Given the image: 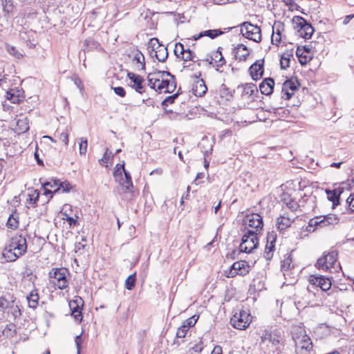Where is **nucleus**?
<instances>
[{
  "mask_svg": "<svg viewBox=\"0 0 354 354\" xmlns=\"http://www.w3.org/2000/svg\"><path fill=\"white\" fill-rule=\"evenodd\" d=\"M290 59L288 58L282 57L281 59V66L282 68H286L289 66Z\"/></svg>",
  "mask_w": 354,
  "mask_h": 354,
  "instance_id": "nucleus-61",
  "label": "nucleus"
},
{
  "mask_svg": "<svg viewBox=\"0 0 354 354\" xmlns=\"http://www.w3.org/2000/svg\"><path fill=\"white\" fill-rule=\"evenodd\" d=\"M274 86V80L272 78H266L261 83L259 89L262 94L268 95L272 93Z\"/></svg>",
  "mask_w": 354,
  "mask_h": 354,
  "instance_id": "nucleus-27",
  "label": "nucleus"
},
{
  "mask_svg": "<svg viewBox=\"0 0 354 354\" xmlns=\"http://www.w3.org/2000/svg\"><path fill=\"white\" fill-rule=\"evenodd\" d=\"M241 34L246 38L259 42L261 40V29L250 22L245 21L241 24Z\"/></svg>",
  "mask_w": 354,
  "mask_h": 354,
  "instance_id": "nucleus-6",
  "label": "nucleus"
},
{
  "mask_svg": "<svg viewBox=\"0 0 354 354\" xmlns=\"http://www.w3.org/2000/svg\"><path fill=\"white\" fill-rule=\"evenodd\" d=\"M82 337L80 335H77L75 338V344L77 346V353L79 354L80 353V345L82 344Z\"/></svg>",
  "mask_w": 354,
  "mask_h": 354,
  "instance_id": "nucleus-62",
  "label": "nucleus"
},
{
  "mask_svg": "<svg viewBox=\"0 0 354 354\" xmlns=\"http://www.w3.org/2000/svg\"><path fill=\"white\" fill-rule=\"evenodd\" d=\"M15 328L13 324H7L3 330V334L7 337H12L15 334Z\"/></svg>",
  "mask_w": 354,
  "mask_h": 354,
  "instance_id": "nucleus-49",
  "label": "nucleus"
},
{
  "mask_svg": "<svg viewBox=\"0 0 354 354\" xmlns=\"http://www.w3.org/2000/svg\"><path fill=\"white\" fill-rule=\"evenodd\" d=\"M6 98L12 103L18 104L21 101V97L19 95H16L13 90H10L6 93Z\"/></svg>",
  "mask_w": 354,
  "mask_h": 354,
  "instance_id": "nucleus-45",
  "label": "nucleus"
},
{
  "mask_svg": "<svg viewBox=\"0 0 354 354\" xmlns=\"http://www.w3.org/2000/svg\"><path fill=\"white\" fill-rule=\"evenodd\" d=\"M189 329L186 328V326L181 325L179 328H178L176 331V337L177 338H183L186 336Z\"/></svg>",
  "mask_w": 354,
  "mask_h": 354,
  "instance_id": "nucleus-53",
  "label": "nucleus"
},
{
  "mask_svg": "<svg viewBox=\"0 0 354 354\" xmlns=\"http://www.w3.org/2000/svg\"><path fill=\"white\" fill-rule=\"evenodd\" d=\"M221 48L219 47L218 50L214 53L213 56L214 58L212 59L215 60V62L217 64V66H222L225 64V60L222 55V53L221 51Z\"/></svg>",
  "mask_w": 354,
  "mask_h": 354,
  "instance_id": "nucleus-41",
  "label": "nucleus"
},
{
  "mask_svg": "<svg viewBox=\"0 0 354 354\" xmlns=\"http://www.w3.org/2000/svg\"><path fill=\"white\" fill-rule=\"evenodd\" d=\"M296 55L299 62L301 65H305L312 59L310 52L306 50V47L298 46L296 50Z\"/></svg>",
  "mask_w": 354,
  "mask_h": 354,
  "instance_id": "nucleus-23",
  "label": "nucleus"
},
{
  "mask_svg": "<svg viewBox=\"0 0 354 354\" xmlns=\"http://www.w3.org/2000/svg\"><path fill=\"white\" fill-rule=\"evenodd\" d=\"M337 251L333 250L318 259L315 266L318 269L329 271L330 272H336L341 268L340 264L337 262Z\"/></svg>",
  "mask_w": 354,
  "mask_h": 354,
  "instance_id": "nucleus-3",
  "label": "nucleus"
},
{
  "mask_svg": "<svg viewBox=\"0 0 354 354\" xmlns=\"http://www.w3.org/2000/svg\"><path fill=\"white\" fill-rule=\"evenodd\" d=\"M39 298L37 289L32 290L26 297L28 306L33 309L36 308L38 306Z\"/></svg>",
  "mask_w": 354,
  "mask_h": 354,
  "instance_id": "nucleus-30",
  "label": "nucleus"
},
{
  "mask_svg": "<svg viewBox=\"0 0 354 354\" xmlns=\"http://www.w3.org/2000/svg\"><path fill=\"white\" fill-rule=\"evenodd\" d=\"M158 84V91L159 93H172L176 88V84L174 75L173 78L165 77V78L161 80Z\"/></svg>",
  "mask_w": 354,
  "mask_h": 354,
  "instance_id": "nucleus-14",
  "label": "nucleus"
},
{
  "mask_svg": "<svg viewBox=\"0 0 354 354\" xmlns=\"http://www.w3.org/2000/svg\"><path fill=\"white\" fill-rule=\"evenodd\" d=\"M257 91V87L253 84H248L244 86L243 93L245 95L250 96Z\"/></svg>",
  "mask_w": 354,
  "mask_h": 354,
  "instance_id": "nucleus-50",
  "label": "nucleus"
},
{
  "mask_svg": "<svg viewBox=\"0 0 354 354\" xmlns=\"http://www.w3.org/2000/svg\"><path fill=\"white\" fill-rule=\"evenodd\" d=\"M196 321L197 319H195V316H193L183 322L182 325L186 326L187 329H189L191 327L195 325Z\"/></svg>",
  "mask_w": 354,
  "mask_h": 354,
  "instance_id": "nucleus-56",
  "label": "nucleus"
},
{
  "mask_svg": "<svg viewBox=\"0 0 354 354\" xmlns=\"http://www.w3.org/2000/svg\"><path fill=\"white\" fill-rule=\"evenodd\" d=\"M127 77L132 83V84H131V87L134 88L137 93L142 94L145 91L144 86L145 80L142 76L129 72L127 73Z\"/></svg>",
  "mask_w": 354,
  "mask_h": 354,
  "instance_id": "nucleus-15",
  "label": "nucleus"
},
{
  "mask_svg": "<svg viewBox=\"0 0 354 354\" xmlns=\"http://www.w3.org/2000/svg\"><path fill=\"white\" fill-rule=\"evenodd\" d=\"M8 316H11L14 319L21 316V310L17 304H16L15 301H11V305L9 307L8 311L6 312Z\"/></svg>",
  "mask_w": 354,
  "mask_h": 354,
  "instance_id": "nucleus-36",
  "label": "nucleus"
},
{
  "mask_svg": "<svg viewBox=\"0 0 354 354\" xmlns=\"http://www.w3.org/2000/svg\"><path fill=\"white\" fill-rule=\"evenodd\" d=\"M187 49L185 48L184 45L181 43H177L175 46L174 53L179 57Z\"/></svg>",
  "mask_w": 354,
  "mask_h": 354,
  "instance_id": "nucleus-55",
  "label": "nucleus"
},
{
  "mask_svg": "<svg viewBox=\"0 0 354 354\" xmlns=\"http://www.w3.org/2000/svg\"><path fill=\"white\" fill-rule=\"evenodd\" d=\"M19 214L15 211L10 214L6 223V227L9 229L15 230L19 227Z\"/></svg>",
  "mask_w": 354,
  "mask_h": 354,
  "instance_id": "nucleus-29",
  "label": "nucleus"
},
{
  "mask_svg": "<svg viewBox=\"0 0 354 354\" xmlns=\"http://www.w3.org/2000/svg\"><path fill=\"white\" fill-rule=\"evenodd\" d=\"M72 188V185L68 181H61L59 180V186L54 189V192H69Z\"/></svg>",
  "mask_w": 354,
  "mask_h": 354,
  "instance_id": "nucleus-39",
  "label": "nucleus"
},
{
  "mask_svg": "<svg viewBox=\"0 0 354 354\" xmlns=\"http://www.w3.org/2000/svg\"><path fill=\"white\" fill-rule=\"evenodd\" d=\"M17 126L19 133H25L29 129L27 118L19 119L17 122Z\"/></svg>",
  "mask_w": 354,
  "mask_h": 354,
  "instance_id": "nucleus-42",
  "label": "nucleus"
},
{
  "mask_svg": "<svg viewBox=\"0 0 354 354\" xmlns=\"http://www.w3.org/2000/svg\"><path fill=\"white\" fill-rule=\"evenodd\" d=\"M118 182H119L121 188L120 194H123L124 197L127 199H131L133 196L134 187L129 172L124 171V178H122V180L119 179Z\"/></svg>",
  "mask_w": 354,
  "mask_h": 354,
  "instance_id": "nucleus-10",
  "label": "nucleus"
},
{
  "mask_svg": "<svg viewBox=\"0 0 354 354\" xmlns=\"http://www.w3.org/2000/svg\"><path fill=\"white\" fill-rule=\"evenodd\" d=\"M293 22L296 24V28L299 33V35L304 39H310L313 32L314 28L304 19L302 17H295L292 19Z\"/></svg>",
  "mask_w": 354,
  "mask_h": 354,
  "instance_id": "nucleus-7",
  "label": "nucleus"
},
{
  "mask_svg": "<svg viewBox=\"0 0 354 354\" xmlns=\"http://www.w3.org/2000/svg\"><path fill=\"white\" fill-rule=\"evenodd\" d=\"M284 29L283 24L275 22L272 26V35L271 38L272 44L278 46L281 40V32Z\"/></svg>",
  "mask_w": 354,
  "mask_h": 354,
  "instance_id": "nucleus-22",
  "label": "nucleus"
},
{
  "mask_svg": "<svg viewBox=\"0 0 354 354\" xmlns=\"http://www.w3.org/2000/svg\"><path fill=\"white\" fill-rule=\"evenodd\" d=\"M69 275L68 269L65 268H53L49 272L51 282L60 290L66 288L68 286L67 277Z\"/></svg>",
  "mask_w": 354,
  "mask_h": 354,
  "instance_id": "nucleus-4",
  "label": "nucleus"
},
{
  "mask_svg": "<svg viewBox=\"0 0 354 354\" xmlns=\"http://www.w3.org/2000/svg\"><path fill=\"white\" fill-rule=\"evenodd\" d=\"M250 270V266L245 261H239L234 262L231 268L225 272L226 277L228 278L234 277L236 275L245 276Z\"/></svg>",
  "mask_w": 354,
  "mask_h": 354,
  "instance_id": "nucleus-8",
  "label": "nucleus"
},
{
  "mask_svg": "<svg viewBox=\"0 0 354 354\" xmlns=\"http://www.w3.org/2000/svg\"><path fill=\"white\" fill-rule=\"evenodd\" d=\"M178 93H175L172 95H169L162 102V105L163 106H167L169 104H171L174 102L175 100L178 97Z\"/></svg>",
  "mask_w": 354,
  "mask_h": 354,
  "instance_id": "nucleus-52",
  "label": "nucleus"
},
{
  "mask_svg": "<svg viewBox=\"0 0 354 354\" xmlns=\"http://www.w3.org/2000/svg\"><path fill=\"white\" fill-rule=\"evenodd\" d=\"M249 71L254 80L261 78L263 74V60H257L250 67Z\"/></svg>",
  "mask_w": 354,
  "mask_h": 354,
  "instance_id": "nucleus-20",
  "label": "nucleus"
},
{
  "mask_svg": "<svg viewBox=\"0 0 354 354\" xmlns=\"http://www.w3.org/2000/svg\"><path fill=\"white\" fill-rule=\"evenodd\" d=\"M147 80H148V85L150 86V88L155 89L156 91H158V82L157 79H154L152 77V75L149 74L147 76Z\"/></svg>",
  "mask_w": 354,
  "mask_h": 354,
  "instance_id": "nucleus-54",
  "label": "nucleus"
},
{
  "mask_svg": "<svg viewBox=\"0 0 354 354\" xmlns=\"http://www.w3.org/2000/svg\"><path fill=\"white\" fill-rule=\"evenodd\" d=\"M223 32L220 30H208L204 32H201L198 35L194 36V40H197L203 36H207L211 39H214L217 36L221 35Z\"/></svg>",
  "mask_w": 354,
  "mask_h": 354,
  "instance_id": "nucleus-35",
  "label": "nucleus"
},
{
  "mask_svg": "<svg viewBox=\"0 0 354 354\" xmlns=\"http://www.w3.org/2000/svg\"><path fill=\"white\" fill-rule=\"evenodd\" d=\"M283 202L286 205L287 207L292 212L296 211L299 207L297 203L290 196H288L287 198L284 197Z\"/></svg>",
  "mask_w": 354,
  "mask_h": 354,
  "instance_id": "nucleus-43",
  "label": "nucleus"
},
{
  "mask_svg": "<svg viewBox=\"0 0 354 354\" xmlns=\"http://www.w3.org/2000/svg\"><path fill=\"white\" fill-rule=\"evenodd\" d=\"M326 193L328 199L333 202V205H337L339 204L340 193L335 189L332 191H327Z\"/></svg>",
  "mask_w": 354,
  "mask_h": 354,
  "instance_id": "nucleus-38",
  "label": "nucleus"
},
{
  "mask_svg": "<svg viewBox=\"0 0 354 354\" xmlns=\"http://www.w3.org/2000/svg\"><path fill=\"white\" fill-rule=\"evenodd\" d=\"M297 89V86L294 81L292 80H286L282 86V97H285L286 100H290Z\"/></svg>",
  "mask_w": 354,
  "mask_h": 354,
  "instance_id": "nucleus-18",
  "label": "nucleus"
},
{
  "mask_svg": "<svg viewBox=\"0 0 354 354\" xmlns=\"http://www.w3.org/2000/svg\"><path fill=\"white\" fill-rule=\"evenodd\" d=\"M259 245V240L256 232L247 230L241 239L239 249L241 252L251 253Z\"/></svg>",
  "mask_w": 354,
  "mask_h": 354,
  "instance_id": "nucleus-5",
  "label": "nucleus"
},
{
  "mask_svg": "<svg viewBox=\"0 0 354 354\" xmlns=\"http://www.w3.org/2000/svg\"><path fill=\"white\" fill-rule=\"evenodd\" d=\"M322 218V227H326L337 224L339 223V218L337 215L333 214H328L327 215L321 216Z\"/></svg>",
  "mask_w": 354,
  "mask_h": 354,
  "instance_id": "nucleus-31",
  "label": "nucleus"
},
{
  "mask_svg": "<svg viewBox=\"0 0 354 354\" xmlns=\"http://www.w3.org/2000/svg\"><path fill=\"white\" fill-rule=\"evenodd\" d=\"M276 234L272 232L267 236V243L265 248L263 256L267 260H270L273 256L275 247Z\"/></svg>",
  "mask_w": 354,
  "mask_h": 354,
  "instance_id": "nucleus-17",
  "label": "nucleus"
},
{
  "mask_svg": "<svg viewBox=\"0 0 354 354\" xmlns=\"http://www.w3.org/2000/svg\"><path fill=\"white\" fill-rule=\"evenodd\" d=\"M152 75V77L154 79H157V82H160L161 80L164 79L165 77H169L170 78H173V75H171L169 72L165 71H158L154 72L153 73H149Z\"/></svg>",
  "mask_w": 354,
  "mask_h": 354,
  "instance_id": "nucleus-40",
  "label": "nucleus"
},
{
  "mask_svg": "<svg viewBox=\"0 0 354 354\" xmlns=\"http://www.w3.org/2000/svg\"><path fill=\"white\" fill-rule=\"evenodd\" d=\"M83 306L82 299L79 297L69 302V307L71 310V315L77 322L82 320V306Z\"/></svg>",
  "mask_w": 354,
  "mask_h": 354,
  "instance_id": "nucleus-16",
  "label": "nucleus"
},
{
  "mask_svg": "<svg viewBox=\"0 0 354 354\" xmlns=\"http://www.w3.org/2000/svg\"><path fill=\"white\" fill-rule=\"evenodd\" d=\"M79 142V153L80 155H86L88 147V140L86 138H80Z\"/></svg>",
  "mask_w": 354,
  "mask_h": 354,
  "instance_id": "nucleus-46",
  "label": "nucleus"
},
{
  "mask_svg": "<svg viewBox=\"0 0 354 354\" xmlns=\"http://www.w3.org/2000/svg\"><path fill=\"white\" fill-rule=\"evenodd\" d=\"M346 203L348 206V211L350 212H354V194H350L346 200Z\"/></svg>",
  "mask_w": 354,
  "mask_h": 354,
  "instance_id": "nucleus-57",
  "label": "nucleus"
},
{
  "mask_svg": "<svg viewBox=\"0 0 354 354\" xmlns=\"http://www.w3.org/2000/svg\"><path fill=\"white\" fill-rule=\"evenodd\" d=\"M132 61L136 63V68L139 71L145 70V59L143 54L138 50L133 51Z\"/></svg>",
  "mask_w": 354,
  "mask_h": 354,
  "instance_id": "nucleus-25",
  "label": "nucleus"
},
{
  "mask_svg": "<svg viewBox=\"0 0 354 354\" xmlns=\"http://www.w3.org/2000/svg\"><path fill=\"white\" fill-rule=\"evenodd\" d=\"M295 216L289 214H284L280 216L277 221V228L280 230H284L291 225L295 221Z\"/></svg>",
  "mask_w": 354,
  "mask_h": 354,
  "instance_id": "nucleus-21",
  "label": "nucleus"
},
{
  "mask_svg": "<svg viewBox=\"0 0 354 354\" xmlns=\"http://www.w3.org/2000/svg\"><path fill=\"white\" fill-rule=\"evenodd\" d=\"M181 55V58L185 62L187 61L196 62L194 59L196 57V55L189 48L187 49Z\"/></svg>",
  "mask_w": 354,
  "mask_h": 354,
  "instance_id": "nucleus-48",
  "label": "nucleus"
},
{
  "mask_svg": "<svg viewBox=\"0 0 354 354\" xmlns=\"http://www.w3.org/2000/svg\"><path fill=\"white\" fill-rule=\"evenodd\" d=\"M68 128L66 127L64 131L59 133V140H61L65 146H67L68 145Z\"/></svg>",
  "mask_w": 354,
  "mask_h": 354,
  "instance_id": "nucleus-51",
  "label": "nucleus"
},
{
  "mask_svg": "<svg viewBox=\"0 0 354 354\" xmlns=\"http://www.w3.org/2000/svg\"><path fill=\"white\" fill-rule=\"evenodd\" d=\"M136 281V273L129 275L125 280V288L131 290L135 287Z\"/></svg>",
  "mask_w": 354,
  "mask_h": 354,
  "instance_id": "nucleus-47",
  "label": "nucleus"
},
{
  "mask_svg": "<svg viewBox=\"0 0 354 354\" xmlns=\"http://www.w3.org/2000/svg\"><path fill=\"white\" fill-rule=\"evenodd\" d=\"M223 353V351H222V347L220 346H216L212 352V354H222Z\"/></svg>",
  "mask_w": 354,
  "mask_h": 354,
  "instance_id": "nucleus-64",
  "label": "nucleus"
},
{
  "mask_svg": "<svg viewBox=\"0 0 354 354\" xmlns=\"http://www.w3.org/2000/svg\"><path fill=\"white\" fill-rule=\"evenodd\" d=\"M310 283L313 286L319 287L323 291H326L331 287L330 279L323 276L314 277L310 279Z\"/></svg>",
  "mask_w": 354,
  "mask_h": 354,
  "instance_id": "nucleus-19",
  "label": "nucleus"
},
{
  "mask_svg": "<svg viewBox=\"0 0 354 354\" xmlns=\"http://www.w3.org/2000/svg\"><path fill=\"white\" fill-rule=\"evenodd\" d=\"M261 349L269 353L280 354L285 344L283 332L281 329L266 328L259 332Z\"/></svg>",
  "mask_w": 354,
  "mask_h": 354,
  "instance_id": "nucleus-1",
  "label": "nucleus"
},
{
  "mask_svg": "<svg viewBox=\"0 0 354 354\" xmlns=\"http://www.w3.org/2000/svg\"><path fill=\"white\" fill-rule=\"evenodd\" d=\"M292 339L297 348H300L301 350H304L306 353H310L312 350V341L304 330H301L299 334L293 335Z\"/></svg>",
  "mask_w": 354,
  "mask_h": 354,
  "instance_id": "nucleus-9",
  "label": "nucleus"
},
{
  "mask_svg": "<svg viewBox=\"0 0 354 354\" xmlns=\"http://www.w3.org/2000/svg\"><path fill=\"white\" fill-rule=\"evenodd\" d=\"M66 218L64 219L67 221L68 223L71 226L76 224L77 221L75 218H73V217H70V216H67L66 214Z\"/></svg>",
  "mask_w": 354,
  "mask_h": 354,
  "instance_id": "nucleus-63",
  "label": "nucleus"
},
{
  "mask_svg": "<svg viewBox=\"0 0 354 354\" xmlns=\"http://www.w3.org/2000/svg\"><path fill=\"white\" fill-rule=\"evenodd\" d=\"M233 51L235 58L239 61H245L249 55L248 48L242 44H238L237 46L234 47Z\"/></svg>",
  "mask_w": 354,
  "mask_h": 354,
  "instance_id": "nucleus-24",
  "label": "nucleus"
},
{
  "mask_svg": "<svg viewBox=\"0 0 354 354\" xmlns=\"http://www.w3.org/2000/svg\"><path fill=\"white\" fill-rule=\"evenodd\" d=\"M39 192L37 190H32L30 193L28 194V198L27 199V202L28 204L35 206L39 199Z\"/></svg>",
  "mask_w": 354,
  "mask_h": 354,
  "instance_id": "nucleus-44",
  "label": "nucleus"
},
{
  "mask_svg": "<svg viewBox=\"0 0 354 354\" xmlns=\"http://www.w3.org/2000/svg\"><path fill=\"white\" fill-rule=\"evenodd\" d=\"M150 44L153 47V50L155 52V57L160 62H164L168 57V51L167 47L159 44L158 39L153 38L150 40Z\"/></svg>",
  "mask_w": 354,
  "mask_h": 354,
  "instance_id": "nucleus-13",
  "label": "nucleus"
},
{
  "mask_svg": "<svg viewBox=\"0 0 354 354\" xmlns=\"http://www.w3.org/2000/svg\"><path fill=\"white\" fill-rule=\"evenodd\" d=\"M59 184V179H52L48 182H46L44 184V194L46 196H49V198H52L54 192V189H55Z\"/></svg>",
  "mask_w": 354,
  "mask_h": 354,
  "instance_id": "nucleus-26",
  "label": "nucleus"
},
{
  "mask_svg": "<svg viewBox=\"0 0 354 354\" xmlns=\"http://www.w3.org/2000/svg\"><path fill=\"white\" fill-rule=\"evenodd\" d=\"M112 88H113V90L114 91V93L116 95H119V96H120L122 97L125 96L126 91H125V90H124V88L123 87H122V86H117V87H113Z\"/></svg>",
  "mask_w": 354,
  "mask_h": 354,
  "instance_id": "nucleus-58",
  "label": "nucleus"
},
{
  "mask_svg": "<svg viewBox=\"0 0 354 354\" xmlns=\"http://www.w3.org/2000/svg\"><path fill=\"white\" fill-rule=\"evenodd\" d=\"M124 171H127L124 168V163L122 165L118 164L115 165L113 171V176L115 181L119 180V179L122 180V173L124 174Z\"/></svg>",
  "mask_w": 354,
  "mask_h": 354,
  "instance_id": "nucleus-37",
  "label": "nucleus"
},
{
  "mask_svg": "<svg viewBox=\"0 0 354 354\" xmlns=\"http://www.w3.org/2000/svg\"><path fill=\"white\" fill-rule=\"evenodd\" d=\"M207 88L203 80H197L192 87V93L198 97L203 96L207 92Z\"/></svg>",
  "mask_w": 354,
  "mask_h": 354,
  "instance_id": "nucleus-28",
  "label": "nucleus"
},
{
  "mask_svg": "<svg viewBox=\"0 0 354 354\" xmlns=\"http://www.w3.org/2000/svg\"><path fill=\"white\" fill-rule=\"evenodd\" d=\"M27 241L26 237L16 234L9 241L3 251V257L8 262H13L27 252Z\"/></svg>",
  "mask_w": 354,
  "mask_h": 354,
  "instance_id": "nucleus-2",
  "label": "nucleus"
},
{
  "mask_svg": "<svg viewBox=\"0 0 354 354\" xmlns=\"http://www.w3.org/2000/svg\"><path fill=\"white\" fill-rule=\"evenodd\" d=\"M249 315L242 310L239 313H236L230 319V322L235 328L243 330L247 328L250 324Z\"/></svg>",
  "mask_w": 354,
  "mask_h": 354,
  "instance_id": "nucleus-11",
  "label": "nucleus"
},
{
  "mask_svg": "<svg viewBox=\"0 0 354 354\" xmlns=\"http://www.w3.org/2000/svg\"><path fill=\"white\" fill-rule=\"evenodd\" d=\"M243 222L246 226L252 228L253 231L258 234L263 227V219L262 217L258 214H252L247 215Z\"/></svg>",
  "mask_w": 354,
  "mask_h": 354,
  "instance_id": "nucleus-12",
  "label": "nucleus"
},
{
  "mask_svg": "<svg viewBox=\"0 0 354 354\" xmlns=\"http://www.w3.org/2000/svg\"><path fill=\"white\" fill-rule=\"evenodd\" d=\"M108 152H109V149L106 148V151H105L103 157L100 160H99V162H100V164L103 165V164L107 162L108 159L109 158V154L108 153Z\"/></svg>",
  "mask_w": 354,
  "mask_h": 354,
  "instance_id": "nucleus-60",
  "label": "nucleus"
},
{
  "mask_svg": "<svg viewBox=\"0 0 354 354\" xmlns=\"http://www.w3.org/2000/svg\"><path fill=\"white\" fill-rule=\"evenodd\" d=\"M322 218L321 216H315L309 220L308 226L306 227V230L309 232H313L315 230V227L319 226L320 227H322Z\"/></svg>",
  "mask_w": 354,
  "mask_h": 354,
  "instance_id": "nucleus-34",
  "label": "nucleus"
},
{
  "mask_svg": "<svg viewBox=\"0 0 354 354\" xmlns=\"http://www.w3.org/2000/svg\"><path fill=\"white\" fill-rule=\"evenodd\" d=\"M12 296L5 295L0 297V311L6 313L11 305V301H14Z\"/></svg>",
  "mask_w": 354,
  "mask_h": 354,
  "instance_id": "nucleus-32",
  "label": "nucleus"
},
{
  "mask_svg": "<svg viewBox=\"0 0 354 354\" xmlns=\"http://www.w3.org/2000/svg\"><path fill=\"white\" fill-rule=\"evenodd\" d=\"M203 347H204V345H203V341L201 339L198 343L194 344L192 347V349L196 352V353H200L203 351Z\"/></svg>",
  "mask_w": 354,
  "mask_h": 354,
  "instance_id": "nucleus-59",
  "label": "nucleus"
},
{
  "mask_svg": "<svg viewBox=\"0 0 354 354\" xmlns=\"http://www.w3.org/2000/svg\"><path fill=\"white\" fill-rule=\"evenodd\" d=\"M5 49L7 53L17 59H22L24 56V52L19 50L15 46L6 44Z\"/></svg>",
  "mask_w": 354,
  "mask_h": 354,
  "instance_id": "nucleus-33",
  "label": "nucleus"
}]
</instances>
